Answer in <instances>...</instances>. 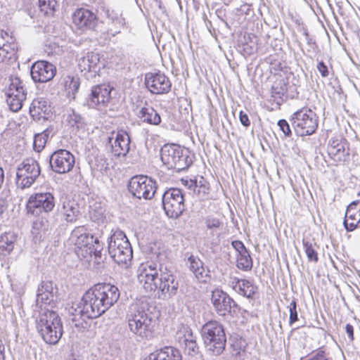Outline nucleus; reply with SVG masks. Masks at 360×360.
Here are the masks:
<instances>
[{"label": "nucleus", "mask_w": 360, "mask_h": 360, "mask_svg": "<svg viewBox=\"0 0 360 360\" xmlns=\"http://www.w3.org/2000/svg\"><path fill=\"white\" fill-rule=\"evenodd\" d=\"M118 288L110 283H98L83 295V309L87 316L97 318L113 306L120 297Z\"/></svg>", "instance_id": "obj_1"}, {"label": "nucleus", "mask_w": 360, "mask_h": 360, "mask_svg": "<svg viewBox=\"0 0 360 360\" xmlns=\"http://www.w3.org/2000/svg\"><path fill=\"white\" fill-rule=\"evenodd\" d=\"M147 305L143 302L131 304L126 317L129 331L141 339H148L153 334V319Z\"/></svg>", "instance_id": "obj_2"}, {"label": "nucleus", "mask_w": 360, "mask_h": 360, "mask_svg": "<svg viewBox=\"0 0 360 360\" xmlns=\"http://www.w3.org/2000/svg\"><path fill=\"white\" fill-rule=\"evenodd\" d=\"M36 328L45 342L55 345L62 337L63 329L58 314L48 309H41L36 319Z\"/></svg>", "instance_id": "obj_3"}, {"label": "nucleus", "mask_w": 360, "mask_h": 360, "mask_svg": "<svg viewBox=\"0 0 360 360\" xmlns=\"http://www.w3.org/2000/svg\"><path fill=\"white\" fill-rule=\"evenodd\" d=\"M201 333L207 350L214 355H219L223 352L226 343V337L221 323L216 321H208L202 326Z\"/></svg>", "instance_id": "obj_4"}, {"label": "nucleus", "mask_w": 360, "mask_h": 360, "mask_svg": "<svg viewBox=\"0 0 360 360\" xmlns=\"http://www.w3.org/2000/svg\"><path fill=\"white\" fill-rule=\"evenodd\" d=\"M161 160L168 169L181 171L193 163V157L187 148L172 144L165 145L161 149Z\"/></svg>", "instance_id": "obj_5"}, {"label": "nucleus", "mask_w": 360, "mask_h": 360, "mask_svg": "<svg viewBox=\"0 0 360 360\" xmlns=\"http://www.w3.org/2000/svg\"><path fill=\"white\" fill-rule=\"evenodd\" d=\"M108 252L119 265L127 267L133 257L131 244L124 232L115 231L110 238Z\"/></svg>", "instance_id": "obj_6"}, {"label": "nucleus", "mask_w": 360, "mask_h": 360, "mask_svg": "<svg viewBox=\"0 0 360 360\" xmlns=\"http://www.w3.org/2000/svg\"><path fill=\"white\" fill-rule=\"evenodd\" d=\"M291 122L296 134L301 136L314 134L318 127V117L316 113L307 108H303L294 112Z\"/></svg>", "instance_id": "obj_7"}, {"label": "nucleus", "mask_w": 360, "mask_h": 360, "mask_svg": "<svg viewBox=\"0 0 360 360\" xmlns=\"http://www.w3.org/2000/svg\"><path fill=\"white\" fill-rule=\"evenodd\" d=\"M6 94L10 109L13 112L20 110L27 96L23 82L17 76H11L7 82Z\"/></svg>", "instance_id": "obj_8"}, {"label": "nucleus", "mask_w": 360, "mask_h": 360, "mask_svg": "<svg viewBox=\"0 0 360 360\" xmlns=\"http://www.w3.org/2000/svg\"><path fill=\"white\" fill-rule=\"evenodd\" d=\"M40 174V167L34 159H26L17 167L15 184L18 188L30 187Z\"/></svg>", "instance_id": "obj_9"}, {"label": "nucleus", "mask_w": 360, "mask_h": 360, "mask_svg": "<svg viewBox=\"0 0 360 360\" xmlns=\"http://www.w3.org/2000/svg\"><path fill=\"white\" fill-rule=\"evenodd\" d=\"M70 240L75 246V252L79 257L87 259L91 255V247L97 242L84 226L76 227L71 233Z\"/></svg>", "instance_id": "obj_10"}, {"label": "nucleus", "mask_w": 360, "mask_h": 360, "mask_svg": "<svg viewBox=\"0 0 360 360\" xmlns=\"http://www.w3.org/2000/svg\"><path fill=\"white\" fill-rule=\"evenodd\" d=\"M129 191L136 198L151 199L156 191V182L147 176L131 177L128 184Z\"/></svg>", "instance_id": "obj_11"}, {"label": "nucleus", "mask_w": 360, "mask_h": 360, "mask_svg": "<svg viewBox=\"0 0 360 360\" xmlns=\"http://www.w3.org/2000/svg\"><path fill=\"white\" fill-rule=\"evenodd\" d=\"M162 204L165 213L169 217H179L185 210L181 190L172 188L166 191L162 195Z\"/></svg>", "instance_id": "obj_12"}, {"label": "nucleus", "mask_w": 360, "mask_h": 360, "mask_svg": "<svg viewBox=\"0 0 360 360\" xmlns=\"http://www.w3.org/2000/svg\"><path fill=\"white\" fill-rule=\"evenodd\" d=\"M54 207V197L49 192L32 195L27 203V212L33 216H39L44 212H51Z\"/></svg>", "instance_id": "obj_13"}, {"label": "nucleus", "mask_w": 360, "mask_h": 360, "mask_svg": "<svg viewBox=\"0 0 360 360\" xmlns=\"http://www.w3.org/2000/svg\"><path fill=\"white\" fill-rule=\"evenodd\" d=\"M160 267L153 262L142 263L138 269V280L147 292L157 290V283L160 277Z\"/></svg>", "instance_id": "obj_14"}, {"label": "nucleus", "mask_w": 360, "mask_h": 360, "mask_svg": "<svg viewBox=\"0 0 360 360\" xmlns=\"http://www.w3.org/2000/svg\"><path fill=\"white\" fill-rule=\"evenodd\" d=\"M75 163V156L65 149L56 150L49 157L51 169L57 174H62L70 172Z\"/></svg>", "instance_id": "obj_15"}, {"label": "nucleus", "mask_w": 360, "mask_h": 360, "mask_svg": "<svg viewBox=\"0 0 360 360\" xmlns=\"http://www.w3.org/2000/svg\"><path fill=\"white\" fill-rule=\"evenodd\" d=\"M145 84L148 91L153 94H167L172 88V82L169 77L160 72L146 73Z\"/></svg>", "instance_id": "obj_16"}, {"label": "nucleus", "mask_w": 360, "mask_h": 360, "mask_svg": "<svg viewBox=\"0 0 360 360\" xmlns=\"http://www.w3.org/2000/svg\"><path fill=\"white\" fill-rule=\"evenodd\" d=\"M103 66L100 60L98 53L89 52L78 60V67L87 79H91L98 75V72Z\"/></svg>", "instance_id": "obj_17"}, {"label": "nucleus", "mask_w": 360, "mask_h": 360, "mask_svg": "<svg viewBox=\"0 0 360 360\" xmlns=\"http://www.w3.org/2000/svg\"><path fill=\"white\" fill-rule=\"evenodd\" d=\"M160 277L156 281L157 289L165 297H171L176 295L179 283L174 276L167 270V267L160 265Z\"/></svg>", "instance_id": "obj_18"}, {"label": "nucleus", "mask_w": 360, "mask_h": 360, "mask_svg": "<svg viewBox=\"0 0 360 360\" xmlns=\"http://www.w3.org/2000/svg\"><path fill=\"white\" fill-rule=\"evenodd\" d=\"M175 338L189 355H194L198 352L199 347L196 342V336L188 326L180 324L177 328Z\"/></svg>", "instance_id": "obj_19"}, {"label": "nucleus", "mask_w": 360, "mask_h": 360, "mask_svg": "<svg viewBox=\"0 0 360 360\" xmlns=\"http://www.w3.org/2000/svg\"><path fill=\"white\" fill-rule=\"evenodd\" d=\"M211 300L214 309L220 316H225L232 310L235 312V308L238 307L229 295L218 289L212 291Z\"/></svg>", "instance_id": "obj_20"}, {"label": "nucleus", "mask_w": 360, "mask_h": 360, "mask_svg": "<svg viewBox=\"0 0 360 360\" xmlns=\"http://www.w3.org/2000/svg\"><path fill=\"white\" fill-rule=\"evenodd\" d=\"M56 72V67L45 60L35 62L31 67V77L34 82H46L51 80Z\"/></svg>", "instance_id": "obj_21"}, {"label": "nucleus", "mask_w": 360, "mask_h": 360, "mask_svg": "<svg viewBox=\"0 0 360 360\" xmlns=\"http://www.w3.org/2000/svg\"><path fill=\"white\" fill-rule=\"evenodd\" d=\"M108 139L115 156L125 157L127 155L129 151L131 140L126 131H120L115 134L113 133Z\"/></svg>", "instance_id": "obj_22"}, {"label": "nucleus", "mask_w": 360, "mask_h": 360, "mask_svg": "<svg viewBox=\"0 0 360 360\" xmlns=\"http://www.w3.org/2000/svg\"><path fill=\"white\" fill-rule=\"evenodd\" d=\"M327 150L329 156L335 162H345L349 155V143L343 139H330Z\"/></svg>", "instance_id": "obj_23"}, {"label": "nucleus", "mask_w": 360, "mask_h": 360, "mask_svg": "<svg viewBox=\"0 0 360 360\" xmlns=\"http://www.w3.org/2000/svg\"><path fill=\"white\" fill-rule=\"evenodd\" d=\"M72 22L79 29L93 30L96 26V15L90 11L78 8L72 14Z\"/></svg>", "instance_id": "obj_24"}, {"label": "nucleus", "mask_w": 360, "mask_h": 360, "mask_svg": "<svg viewBox=\"0 0 360 360\" xmlns=\"http://www.w3.org/2000/svg\"><path fill=\"white\" fill-rule=\"evenodd\" d=\"M51 113L49 101L44 98L34 99L30 106V114L34 120H46Z\"/></svg>", "instance_id": "obj_25"}, {"label": "nucleus", "mask_w": 360, "mask_h": 360, "mask_svg": "<svg viewBox=\"0 0 360 360\" xmlns=\"http://www.w3.org/2000/svg\"><path fill=\"white\" fill-rule=\"evenodd\" d=\"M83 309L82 300L77 305V308L72 307L69 311L70 312V324L72 327L77 329L78 331H84L88 327V323L86 319H91L87 316L84 312L82 311Z\"/></svg>", "instance_id": "obj_26"}, {"label": "nucleus", "mask_w": 360, "mask_h": 360, "mask_svg": "<svg viewBox=\"0 0 360 360\" xmlns=\"http://www.w3.org/2000/svg\"><path fill=\"white\" fill-rule=\"evenodd\" d=\"M111 88L109 85L101 84L92 87L89 98V105L94 108L100 104H104L110 99Z\"/></svg>", "instance_id": "obj_27"}, {"label": "nucleus", "mask_w": 360, "mask_h": 360, "mask_svg": "<svg viewBox=\"0 0 360 360\" xmlns=\"http://www.w3.org/2000/svg\"><path fill=\"white\" fill-rule=\"evenodd\" d=\"M143 360H182V356L178 349L165 347L150 353Z\"/></svg>", "instance_id": "obj_28"}, {"label": "nucleus", "mask_w": 360, "mask_h": 360, "mask_svg": "<svg viewBox=\"0 0 360 360\" xmlns=\"http://www.w3.org/2000/svg\"><path fill=\"white\" fill-rule=\"evenodd\" d=\"M56 292L51 281H42L38 288L37 301L44 304H51L56 297Z\"/></svg>", "instance_id": "obj_29"}, {"label": "nucleus", "mask_w": 360, "mask_h": 360, "mask_svg": "<svg viewBox=\"0 0 360 360\" xmlns=\"http://www.w3.org/2000/svg\"><path fill=\"white\" fill-rule=\"evenodd\" d=\"M60 214L67 222H75L79 214L78 204L74 200L64 201Z\"/></svg>", "instance_id": "obj_30"}, {"label": "nucleus", "mask_w": 360, "mask_h": 360, "mask_svg": "<svg viewBox=\"0 0 360 360\" xmlns=\"http://www.w3.org/2000/svg\"><path fill=\"white\" fill-rule=\"evenodd\" d=\"M79 85V78L77 75H68L63 78V86L67 96L70 98H75Z\"/></svg>", "instance_id": "obj_31"}, {"label": "nucleus", "mask_w": 360, "mask_h": 360, "mask_svg": "<svg viewBox=\"0 0 360 360\" xmlns=\"http://www.w3.org/2000/svg\"><path fill=\"white\" fill-rule=\"evenodd\" d=\"M139 114L141 119H142L144 122L153 125H158L161 122L160 115L150 106L142 108Z\"/></svg>", "instance_id": "obj_32"}, {"label": "nucleus", "mask_w": 360, "mask_h": 360, "mask_svg": "<svg viewBox=\"0 0 360 360\" xmlns=\"http://www.w3.org/2000/svg\"><path fill=\"white\" fill-rule=\"evenodd\" d=\"M189 188H193L194 193L200 199L207 198L210 189L209 184L202 176H200L199 180L191 181Z\"/></svg>", "instance_id": "obj_33"}, {"label": "nucleus", "mask_w": 360, "mask_h": 360, "mask_svg": "<svg viewBox=\"0 0 360 360\" xmlns=\"http://www.w3.org/2000/svg\"><path fill=\"white\" fill-rule=\"evenodd\" d=\"M1 37L3 39L7 38L6 41L7 44H4L2 46H0V63L3 62L7 58L8 54L12 53L17 49V45L14 43L12 37H10L6 32L1 31L0 33Z\"/></svg>", "instance_id": "obj_34"}, {"label": "nucleus", "mask_w": 360, "mask_h": 360, "mask_svg": "<svg viewBox=\"0 0 360 360\" xmlns=\"http://www.w3.org/2000/svg\"><path fill=\"white\" fill-rule=\"evenodd\" d=\"M15 237L13 233H5L0 237V255L9 254L14 247Z\"/></svg>", "instance_id": "obj_35"}, {"label": "nucleus", "mask_w": 360, "mask_h": 360, "mask_svg": "<svg viewBox=\"0 0 360 360\" xmlns=\"http://www.w3.org/2000/svg\"><path fill=\"white\" fill-rule=\"evenodd\" d=\"M190 270L198 279L204 278L207 274L203 267L202 262L198 258L191 255L188 258Z\"/></svg>", "instance_id": "obj_36"}, {"label": "nucleus", "mask_w": 360, "mask_h": 360, "mask_svg": "<svg viewBox=\"0 0 360 360\" xmlns=\"http://www.w3.org/2000/svg\"><path fill=\"white\" fill-rule=\"evenodd\" d=\"M302 244L308 260L311 262L317 263L319 255L316 250V248H318L316 243L313 240L304 238Z\"/></svg>", "instance_id": "obj_37"}, {"label": "nucleus", "mask_w": 360, "mask_h": 360, "mask_svg": "<svg viewBox=\"0 0 360 360\" xmlns=\"http://www.w3.org/2000/svg\"><path fill=\"white\" fill-rule=\"evenodd\" d=\"M359 222L360 215L356 214L352 210L347 207L343 222L347 231H352L354 230Z\"/></svg>", "instance_id": "obj_38"}, {"label": "nucleus", "mask_w": 360, "mask_h": 360, "mask_svg": "<svg viewBox=\"0 0 360 360\" xmlns=\"http://www.w3.org/2000/svg\"><path fill=\"white\" fill-rule=\"evenodd\" d=\"M257 287L248 280H241L238 293L248 298L252 297L256 292Z\"/></svg>", "instance_id": "obj_39"}, {"label": "nucleus", "mask_w": 360, "mask_h": 360, "mask_svg": "<svg viewBox=\"0 0 360 360\" xmlns=\"http://www.w3.org/2000/svg\"><path fill=\"white\" fill-rule=\"evenodd\" d=\"M237 267L243 271H250L252 268V260L248 252L245 254L238 255L237 257Z\"/></svg>", "instance_id": "obj_40"}, {"label": "nucleus", "mask_w": 360, "mask_h": 360, "mask_svg": "<svg viewBox=\"0 0 360 360\" xmlns=\"http://www.w3.org/2000/svg\"><path fill=\"white\" fill-rule=\"evenodd\" d=\"M49 139V131L47 130L44 131L42 133L36 134L34 139L33 147L35 151H41Z\"/></svg>", "instance_id": "obj_41"}, {"label": "nucleus", "mask_w": 360, "mask_h": 360, "mask_svg": "<svg viewBox=\"0 0 360 360\" xmlns=\"http://www.w3.org/2000/svg\"><path fill=\"white\" fill-rule=\"evenodd\" d=\"M103 250L102 245L99 243V240L97 238V242L95 243L90 248L91 255H89V257H94V262L97 263V264H100L103 261L102 259V253L101 250Z\"/></svg>", "instance_id": "obj_42"}, {"label": "nucleus", "mask_w": 360, "mask_h": 360, "mask_svg": "<svg viewBox=\"0 0 360 360\" xmlns=\"http://www.w3.org/2000/svg\"><path fill=\"white\" fill-rule=\"evenodd\" d=\"M82 117L79 114L77 113L74 110L70 109L68 110L67 122L71 127H79L82 124Z\"/></svg>", "instance_id": "obj_43"}, {"label": "nucleus", "mask_w": 360, "mask_h": 360, "mask_svg": "<svg viewBox=\"0 0 360 360\" xmlns=\"http://www.w3.org/2000/svg\"><path fill=\"white\" fill-rule=\"evenodd\" d=\"M56 5V0H39V6L44 14L51 13L54 11Z\"/></svg>", "instance_id": "obj_44"}, {"label": "nucleus", "mask_w": 360, "mask_h": 360, "mask_svg": "<svg viewBox=\"0 0 360 360\" xmlns=\"http://www.w3.org/2000/svg\"><path fill=\"white\" fill-rule=\"evenodd\" d=\"M289 313H290V317H289V323L290 325H292L295 322H296L298 320V314L297 311V302L295 300H292L289 306Z\"/></svg>", "instance_id": "obj_45"}, {"label": "nucleus", "mask_w": 360, "mask_h": 360, "mask_svg": "<svg viewBox=\"0 0 360 360\" xmlns=\"http://www.w3.org/2000/svg\"><path fill=\"white\" fill-rule=\"evenodd\" d=\"M205 224L207 228L210 230H217L221 225V221L218 219L213 217L207 218L205 220Z\"/></svg>", "instance_id": "obj_46"}, {"label": "nucleus", "mask_w": 360, "mask_h": 360, "mask_svg": "<svg viewBox=\"0 0 360 360\" xmlns=\"http://www.w3.org/2000/svg\"><path fill=\"white\" fill-rule=\"evenodd\" d=\"M278 126L280 129L283 131L285 136H289L291 135V130L290 125L285 120H280L278 122Z\"/></svg>", "instance_id": "obj_47"}, {"label": "nucleus", "mask_w": 360, "mask_h": 360, "mask_svg": "<svg viewBox=\"0 0 360 360\" xmlns=\"http://www.w3.org/2000/svg\"><path fill=\"white\" fill-rule=\"evenodd\" d=\"M94 169L103 173L108 169V163L103 159H96V164L94 167Z\"/></svg>", "instance_id": "obj_48"}, {"label": "nucleus", "mask_w": 360, "mask_h": 360, "mask_svg": "<svg viewBox=\"0 0 360 360\" xmlns=\"http://www.w3.org/2000/svg\"><path fill=\"white\" fill-rule=\"evenodd\" d=\"M231 244L233 248L238 252V255L245 254L246 252H248L243 242L240 240H234Z\"/></svg>", "instance_id": "obj_49"}, {"label": "nucleus", "mask_w": 360, "mask_h": 360, "mask_svg": "<svg viewBox=\"0 0 360 360\" xmlns=\"http://www.w3.org/2000/svg\"><path fill=\"white\" fill-rule=\"evenodd\" d=\"M316 68L323 77H327L329 75L328 68L323 61L317 64Z\"/></svg>", "instance_id": "obj_50"}, {"label": "nucleus", "mask_w": 360, "mask_h": 360, "mask_svg": "<svg viewBox=\"0 0 360 360\" xmlns=\"http://www.w3.org/2000/svg\"><path fill=\"white\" fill-rule=\"evenodd\" d=\"M239 120L240 123L245 127H249L250 125V121L246 113L243 111H240L239 113Z\"/></svg>", "instance_id": "obj_51"}, {"label": "nucleus", "mask_w": 360, "mask_h": 360, "mask_svg": "<svg viewBox=\"0 0 360 360\" xmlns=\"http://www.w3.org/2000/svg\"><path fill=\"white\" fill-rule=\"evenodd\" d=\"M241 280L238 279L237 278H232L229 282V285L236 291L238 292V290L240 286V283Z\"/></svg>", "instance_id": "obj_52"}, {"label": "nucleus", "mask_w": 360, "mask_h": 360, "mask_svg": "<svg viewBox=\"0 0 360 360\" xmlns=\"http://www.w3.org/2000/svg\"><path fill=\"white\" fill-rule=\"evenodd\" d=\"M345 331L348 335L349 340L353 341L354 340V328H353V326L351 324L347 323L345 326Z\"/></svg>", "instance_id": "obj_53"}, {"label": "nucleus", "mask_w": 360, "mask_h": 360, "mask_svg": "<svg viewBox=\"0 0 360 360\" xmlns=\"http://www.w3.org/2000/svg\"><path fill=\"white\" fill-rule=\"evenodd\" d=\"M6 209V203L4 200L0 199V217H2L4 211Z\"/></svg>", "instance_id": "obj_54"}, {"label": "nucleus", "mask_w": 360, "mask_h": 360, "mask_svg": "<svg viewBox=\"0 0 360 360\" xmlns=\"http://www.w3.org/2000/svg\"><path fill=\"white\" fill-rule=\"evenodd\" d=\"M5 347L2 344L1 341H0V360H5Z\"/></svg>", "instance_id": "obj_55"}, {"label": "nucleus", "mask_w": 360, "mask_h": 360, "mask_svg": "<svg viewBox=\"0 0 360 360\" xmlns=\"http://www.w3.org/2000/svg\"><path fill=\"white\" fill-rule=\"evenodd\" d=\"M4 181V172L1 167H0V188H1V186Z\"/></svg>", "instance_id": "obj_56"}, {"label": "nucleus", "mask_w": 360, "mask_h": 360, "mask_svg": "<svg viewBox=\"0 0 360 360\" xmlns=\"http://www.w3.org/2000/svg\"><path fill=\"white\" fill-rule=\"evenodd\" d=\"M303 34L304 35L306 40H308L309 36L307 29L303 28Z\"/></svg>", "instance_id": "obj_57"}, {"label": "nucleus", "mask_w": 360, "mask_h": 360, "mask_svg": "<svg viewBox=\"0 0 360 360\" xmlns=\"http://www.w3.org/2000/svg\"><path fill=\"white\" fill-rule=\"evenodd\" d=\"M308 44H311L312 43V39L309 37V39L306 40Z\"/></svg>", "instance_id": "obj_58"}]
</instances>
